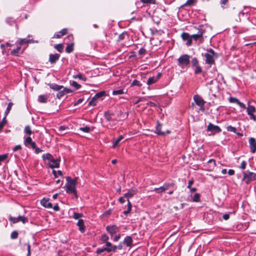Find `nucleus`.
Wrapping results in <instances>:
<instances>
[{
  "instance_id": "4",
  "label": "nucleus",
  "mask_w": 256,
  "mask_h": 256,
  "mask_svg": "<svg viewBox=\"0 0 256 256\" xmlns=\"http://www.w3.org/2000/svg\"><path fill=\"white\" fill-rule=\"evenodd\" d=\"M194 100L196 104L200 107V110L202 112H204L205 109L204 106L206 103V102L203 100V98L199 95L196 94L194 96Z\"/></svg>"
},
{
  "instance_id": "39",
  "label": "nucleus",
  "mask_w": 256,
  "mask_h": 256,
  "mask_svg": "<svg viewBox=\"0 0 256 256\" xmlns=\"http://www.w3.org/2000/svg\"><path fill=\"white\" fill-rule=\"evenodd\" d=\"M131 85L132 86H138V87H140L142 86V84L140 83V81H138L136 80H135L132 82Z\"/></svg>"
},
{
  "instance_id": "8",
  "label": "nucleus",
  "mask_w": 256,
  "mask_h": 256,
  "mask_svg": "<svg viewBox=\"0 0 256 256\" xmlns=\"http://www.w3.org/2000/svg\"><path fill=\"white\" fill-rule=\"evenodd\" d=\"M181 37L184 40H187L186 44L188 46H190L192 44V36L187 32H183Z\"/></svg>"
},
{
  "instance_id": "57",
  "label": "nucleus",
  "mask_w": 256,
  "mask_h": 256,
  "mask_svg": "<svg viewBox=\"0 0 256 256\" xmlns=\"http://www.w3.org/2000/svg\"><path fill=\"white\" fill-rule=\"evenodd\" d=\"M154 191L156 192H157L158 193H162V192H164V190H163V188H162V186H161V187L158 188H155L154 190Z\"/></svg>"
},
{
  "instance_id": "38",
  "label": "nucleus",
  "mask_w": 256,
  "mask_h": 256,
  "mask_svg": "<svg viewBox=\"0 0 256 256\" xmlns=\"http://www.w3.org/2000/svg\"><path fill=\"white\" fill-rule=\"evenodd\" d=\"M109 238H108V236L106 234H104L102 236H101V240L104 243L105 242L106 244V242H108V240Z\"/></svg>"
},
{
  "instance_id": "50",
  "label": "nucleus",
  "mask_w": 256,
  "mask_h": 256,
  "mask_svg": "<svg viewBox=\"0 0 256 256\" xmlns=\"http://www.w3.org/2000/svg\"><path fill=\"white\" fill-rule=\"evenodd\" d=\"M226 129H227V130L228 131L232 132H234V133H236V128L234 127V126H228L226 128Z\"/></svg>"
},
{
  "instance_id": "35",
  "label": "nucleus",
  "mask_w": 256,
  "mask_h": 256,
  "mask_svg": "<svg viewBox=\"0 0 256 256\" xmlns=\"http://www.w3.org/2000/svg\"><path fill=\"white\" fill-rule=\"evenodd\" d=\"M54 48L56 49L59 52H62L63 50L64 46L62 44H56Z\"/></svg>"
},
{
  "instance_id": "17",
  "label": "nucleus",
  "mask_w": 256,
  "mask_h": 256,
  "mask_svg": "<svg viewBox=\"0 0 256 256\" xmlns=\"http://www.w3.org/2000/svg\"><path fill=\"white\" fill-rule=\"evenodd\" d=\"M60 57V54H50L49 56V62H50V64H54L59 59Z\"/></svg>"
},
{
  "instance_id": "36",
  "label": "nucleus",
  "mask_w": 256,
  "mask_h": 256,
  "mask_svg": "<svg viewBox=\"0 0 256 256\" xmlns=\"http://www.w3.org/2000/svg\"><path fill=\"white\" fill-rule=\"evenodd\" d=\"M92 130H93V128H91L90 127H88V126L80 128V130L84 132H89L90 131H92Z\"/></svg>"
},
{
  "instance_id": "56",
  "label": "nucleus",
  "mask_w": 256,
  "mask_h": 256,
  "mask_svg": "<svg viewBox=\"0 0 256 256\" xmlns=\"http://www.w3.org/2000/svg\"><path fill=\"white\" fill-rule=\"evenodd\" d=\"M96 98H94V96L91 99V100L89 102L88 105L95 106L96 104L95 102V100Z\"/></svg>"
},
{
  "instance_id": "31",
  "label": "nucleus",
  "mask_w": 256,
  "mask_h": 256,
  "mask_svg": "<svg viewBox=\"0 0 256 256\" xmlns=\"http://www.w3.org/2000/svg\"><path fill=\"white\" fill-rule=\"evenodd\" d=\"M192 200L194 202H199L200 201V194L198 193L195 194L192 198Z\"/></svg>"
},
{
  "instance_id": "18",
  "label": "nucleus",
  "mask_w": 256,
  "mask_h": 256,
  "mask_svg": "<svg viewBox=\"0 0 256 256\" xmlns=\"http://www.w3.org/2000/svg\"><path fill=\"white\" fill-rule=\"evenodd\" d=\"M203 31H199L196 34H192L191 36L192 39L193 38L195 40H200L202 42L203 41L202 34Z\"/></svg>"
},
{
  "instance_id": "21",
  "label": "nucleus",
  "mask_w": 256,
  "mask_h": 256,
  "mask_svg": "<svg viewBox=\"0 0 256 256\" xmlns=\"http://www.w3.org/2000/svg\"><path fill=\"white\" fill-rule=\"evenodd\" d=\"M77 225L79 228V230L82 232H84L85 230V226L84 225V220L82 219H80L78 220V222L77 223Z\"/></svg>"
},
{
  "instance_id": "10",
  "label": "nucleus",
  "mask_w": 256,
  "mask_h": 256,
  "mask_svg": "<svg viewBox=\"0 0 256 256\" xmlns=\"http://www.w3.org/2000/svg\"><path fill=\"white\" fill-rule=\"evenodd\" d=\"M249 144L250 152L252 153H254L256 151V140L254 138H250L249 139Z\"/></svg>"
},
{
  "instance_id": "9",
  "label": "nucleus",
  "mask_w": 256,
  "mask_h": 256,
  "mask_svg": "<svg viewBox=\"0 0 256 256\" xmlns=\"http://www.w3.org/2000/svg\"><path fill=\"white\" fill-rule=\"evenodd\" d=\"M104 250H106V251L108 252H116L117 246L116 245H112L110 242H106V246L104 247Z\"/></svg>"
},
{
  "instance_id": "51",
  "label": "nucleus",
  "mask_w": 256,
  "mask_h": 256,
  "mask_svg": "<svg viewBox=\"0 0 256 256\" xmlns=\"http://www.w3.org/2000/svg\"><path fill=\"white\" fill-rule=\"evenodd\" d=\"M195 67H196V69L194 70V73L196 74H200L202 72L201 67L199 65L196 66Z\"/></svg>"
},
{
  "instance_id": "23",
  "label": "nucleus",
  "mask_w": 256,
  "mask_h": 256,
  "mask_svg": "<svg viewBox=\"0 0 256 256\" xmlns=\"http://www.w3.org/2000/svg\"><path fill=\"white\" fill-rule=\"evenodd\" d=\"M123 244L126 246H129L132 244V238L130 236H127L123 241Z\"/></svg>"
},
{
  "instance_id": "55",
  "label": "nucleus",
  "mask_w": 256,
  "mask_h": 256,
  "mask_svg": "<svg viewBox=\"0 0 256 256\" xmlns=\"http://www.w3.org/2000/svg\"><path fill=\"white\" fill-rule=\"evenodd\" d=\"M72 86L76 88V89H78L80 88V85L77 83L76 82L73 81L71 84Z\"/></svg>"
},
{
  "instance_id": "30",
  "label": "nucleus",
  "mask_w": 256,
  "mask_h": 256,
  "mask_svg": "<svg viewBox=\"0 0 256 256\" xmlns=\"http://www.w3.org/2000/svg\"><path fill=\"white\" fill-rule=\"evenodd\" d=\"M68 128L67 127L65 126H60L59 127L58 129V133L60 135H64V134L66 133L64 132V130H66Z\"/></svg>"
},
{
  "instance_id": "46",
  "label": "nucleus",
  "mask_w": 256,
  "mask_h": 256,
  "mask_svg": "<svg viewBox=\"0 0 256 256\" xmlns=\"http://www.w3.org/2000/svg\"><path fill=\"white\" fill-rule=\"evenodd\" d=\"M20 47L12 51L11 54L14 56H18Z\"/></svg>"
},
{
  "instance_id": "11",
  "label": "nucleus",
  "mask_w": 256,
  "mask_h": 256,
  "mask_svg": "<svg viewBox=\"0 0 256 256\" xmlns=\"http://www.w3.org/2000/svg\"><path fill=\"white\" fill-rule=\"evenodd\" d=\"M106 230L111 234H114L118 231V228L116 225L108 226Z\"/></svg>"
},
{
  "instance_id": "29",
  "label": "nucleus",
  "mask_w": 256,
  "mask_h": 256,
  "mask_svg": "<svg viewBox=\"0 0 256 256\" xmlns=\"http://www.w3.org/2000/svg\"><path fill=\"white\" fill-rule=\"evenodd\" d=\"M74 78H79L83 81H86V78L82 74H74L72 76Z\"/></svg>"
},
{
  "instance_id": "53",
  "label": "nucleus",
  "mask_w": 256,
  "mask_h": 256,
  "mask_svg": "<svg viewBox=\"0 0 256 256\" xmlns=\"http://www.w3.org/2000/svg\"><path fill=\"white\" fill-rule=\"evenodd\" d=\"M60 92H58L57 94V98H60L62 96H63L65 94H64V92L63 90H59Z\"/></svg>"
},
{
  "instance_id": "62",
  "label": "nucleus",
  "mask_w": 256,
  "mask_h": 256,
  "mask_svg": "<svg viewBox=\"0 0 256 256\" xmlns=\"http://www.w3.org/2000/svg\"><path fill=\"white\" fill-rule=\"evenodd\" d=\"M27 248H28V254L27 256H30V244H27Z\"/></svg>"
},
{
  "instance_id": "7",
  "label": "nucleus",
  "mask_w": 256,
  "mask_h": 256,
  "mask_svg": "<svg viewBox=\"0 0 256 256\" xmlns=\"http://www.w3.org/2000/svg\"><path fill=\"white\" fill-rule=\"evenodd\" d=\"M206 130L208 131L211 132L214 134L218 133L221 132V129L218 126L214 125L212 123H210L208 124Z\"/></svg>"
},
{
  "instance_id": "43",
  "label": "nucleus",
  "mask_w": 256,
  "mask_h": 256,
  "mask_svg": "<svg viewBox=\"0 0 256 256\" xmlns=\"http://www.w3.org/2000/svg\"><path fill=\"white\" fill-rule=\"evenodd\" d=\"M116 124V122L115 120H114V119H113L111 121V122H110L108 124L107 126L108 128H114V127L115 126Z\"/></svg>"
},
{
  "instance_id": "44",
  "label": "nucleus",
  "mask_w": 256,
  "mask_h": 256,
  "mask_svg": "<svg viewBox=\"0 0 256 256\" xmlns=\"http://www.w3.org/2000/svg\"><path fill=\"white\" fill-rule=\"evenodd\" d=\"M196 0H188L184 4V6H190L192 5L195 2Z\"/></svg>"
},
{
  "instance_id": "16",
  "label": "nucleus",
  "mask_w": 256,
  "mask_h": 256,
  "mask_svg": "<svg viewBox=\"0 0 256 256\" xmlns=\"http://www.w3.org/2000/svg\"><path fill=\"white\" fill-rule=\"evenodd\" d=\"M230 102H234L237 104L240 108H246V106L244 104L240 102L238 98L234 97H230L228 99Z\"/></svg>"
},
{
  "instance_id": "63",
  "label": "nucleus",
  "mask_w": 256,
  "mask_h": 256,
  "mask_svg": "<svg viewBox=\"0 0 256 256\" xmlns=\"http://www.w3.org/2000/svg\"><path fill=\"white\" fill-rule=\"evenodd\" d=\"M62 90L64 92L65 94L72 92L71 90L68 88H64Z\"/></svg>"
},
{
  "instance_id": "45",
  "label": "nucleus",
  "mask_w": 256,
  "mask_h": 256,
  "mask_svg": "<svg viewBox=\"0 0 256 256\" xmlns=\"http://www.w3.org/2000/svg\"><path fill=\"white\" fill-rule=\"evenodd\" d=\"M12 105H13V104L12 102H10L8 103V106L6 108V115H7L10 112Z\"/></svg>"
},
{
  "instance_id": "1",
  "label": "nucleus",
  "mask_w": 256,
  "mask_h": 256,
  "mask_svg": "<svg viewBox=\"0 0 256 256\" xmlns=\"http://www.w3.org/2000/svg\"><path fill=\"white\" fill-rule=\"evenodd\" d=\"M67 183L66 184V192L68 194H73L76 198H77V194L76 190V184L78 180V178H75L72 179L70 177H66Z\"/></svg>"
},
{
  "instance_id": "25",
  "label": "nucleus",
  "mask_w": 256,
  "mask_h": 256,
  "mask_svg": "<svg viewBox=\"0 0 256 256\" xmlns=\"http://www.w3.org/2000/svg\"><path fill=\"white\" fill-rule=\"evenodd\" d=\"M158 80V78H155V76H152L147 81V84L150 86L155 82H156Z\"/></svg>"
},
{
  "instance_id": "19",
  "label": "nucleus",
  "mask_w": 256,
  "mask_h": 256,
  "mask_svg": "<svg viewBox=\"0 0 256 256\" xmlns=\"http://www.w3.org/2000/svg\"><path fill=\"white\" fill-rule=\"evenodd\" d=\"M67 33V29L66 28H64L58 33L56 34L54 36L52 37V38H60L62 36L66 34Z\"/></svg>"
},
{
  "instance_id": "54",
  "label": "nucleus",
  "mask_w": 256,
  "mask_h": 256,
  "mask_svg": "<svg viewBox=\"0 0 256 256\" xmlns=\"http://www.w3.org/2000/svg\"><path fill=\"white\" fill-rule=\"evenodd\" d=\"M144 4H155V0H140Z\"/></svg>"
},
{
  "instance_id": "22",
  "label": "nucleus",
  "mask_w": 256,
  "mask_h": 256,
  "mask_svg": "<svg viewBox=\"0 0 256 256\" xmlns=\"http://www.w3.org/2000/svg\"><path fill=\"white\" fill-rule=\"evenodd\" d=\"M124 137L123 136H120L118 139H116L113 142L112 148H115L116 146H119L120 144V142L122 141V139H124Z\"/></svg>"
},
{
  "instance_id": "64",
  "label": "nucleus",
  "mask_w": 256,
  "mask_h": 256,
  "mask_svg": "<svg viewBox=\"0 0 256 256\" xmlns=\"http://www.w3.org/2000/svg\"><path fill=\"white\" fill-rule=\"evenodd\" d=\"M84 100L83 98H80L78 99L74 104V106H77L80 104H81Z\"/></svg>"
},
{
  "instance_id": "41",
  "label": "nucleus",
  "mask_w": 256,
  "mask_h": 256,
  "mask_svg": "<svg viewBox=\"0 0 256 256\" xmlns=\"http://www.w3.org/2000/svg\"><path fill=\"white\" fill-rule=\"evenodd\" d=\"M24 132L28 135H30L32 134V132L30 130V128L29 126H26L24 128Z\"/></svg>"
},
{
  "instance_id": "37",
  "label": "nucleus",
  "mask_w": 256,
  "mask_h": 256,
  "mask_svg": "<svg viewBox=\"0 0 256 256\" xmlns=\"http://www.w3.org/2000/svg\"><path fill=\"white\" fill-rule=\"evenodd\" d=\"M156 133L158 135H161V136H164L165 134V133L164 132H162L161 131L160 127L159 126H157L156 128Z\"/></svg>"
},
{
  "instance_id": "24",
  "label": "nucleus",
  "mask_w": 256,
  "mask_h": 256,
  "mask_svg": "<svg viewBox=\"0 0 256 256\" xmlns=\"http://www.w3.org/2000/svg\"><path fill=\"white\" fill-rule=\"evenodd\" d=\"M42 158L44 160H48V162L52 161V160L54 158L52 156L48 153L44 154L42 156Z\"/></svg>"
},
{
  "instance_id": "48",
  "label": "nucleus",
  "mask_w": 256,
  "mask_h": 256,
  "mask_svg": "<svg viewBox=\"0 0 256 256\" xmlns=\"http://www.w3.org/2000/svg\"><path fill=\"white\" fill-rule=\"evenodd\" d=\"M6 117H4L3 118L2 121L0 122V130L2 129V128H4V126L6 124Z\"/></svg>"
},
{
  "instance_id": "5",
  "label": "nucleus",
  "mask_w": 256,
  "mask_h": 256,
  "mask_svg": "<svg viewBox=\"0 0 256 256\" xmlns=\"http://www.w3.org/2000/svg\"><path fill=\"white\" fill-rule=\"evenodd\" d=\"M190 56L188 54H184L180 56L178 60V65L181 67H183L188 64L190 62Z\"/></svg>"
},
{
  "instance_id": "49",
  "label": "nucleus",
  "mask_w": 256,
  "mask_h": 256,
  "mask_svg": "<svg viewBox=\"0 0 256 256\" xmlns=\"http://www.w3.org/2000/svg\"><path fill=\"white\" fill-rule=\"evenodd\" d=\"M104 92H98L95 94V96H94V98L98 99V98L104 95Z\"/></svg>"
},
{
  "instance_id": "13",
  "label": "nucleus",
  "mask_w": 256,
  "mask_h": 256,
  "mask_svg": "<svg viewBox=\"0 0 256 256\" xmlns=\"http://www.w3.org/2000/svg\"><path fill=\"white\" fill-rule=\"evenodd\" d=\"M137 192V190L134 188H132L129 190L128 192L124 194V196L127 198V200H129L130 198H132L134 195L136 194Z\"/></svg>"
},
{
  "instance_id": "47",
  "label": "nucleus",
  "mask_w": 256,
  "mask_h": 256,
  "mask_svg": "<svg viewBox=\"0 0 256 256\" xmlns=\"http://www.w3.org/2000/svg\"><path fill=\"white\" fill-rule=\"evenodd\" d=\"M198 59L196 58H193L192 60V64L193 66H198Z\"/></svg>"
},
{
  "instance_id": "32",
  "label": "nucleus",
  "mask_w": 256,
  "mask_h": 256,
  "mask_svg": "<svg viewBox=\"0 0 256 256\" xmlns=\"http://www.w3.org/2000/svg\"><path fill=\"white\" fill-rule=\"evenodd\" d=\"M32 142V139L30 137L28 136L26 138L24 141V144L26 146H28Z\"/></svg>"
},
{
  "instance_id": "42",
  "label": "nucleus",
  "mask_w": 256,
  "mask_h": 256,
  "mask_svg": "<svg viewBox=\"0 0 256 256\" xmlns=\"http://www.w3.org/2000/svg\"><path fill=\"white\" fill-rule=\"evenodd\" d=\"M124 93L122 90H114L112 92L113 95H120Z\"/></svg>"
},
{
  "instance_id": "2",
  "label": "nucleus",
  "mask_w": 256,
  "mask_h": 256,
  "mask_svg": "<svg viewBox=\"0 0 256 256\" xmlns=\"http://www.w3.org/2000/svg\"><path fill=\"white\" fill-rule=\"evenodd\" d=\"M204 56L206 64L210 65L214 64V57L216 58V56L213 50H208V52L204 54Z\"/></svg>"
},
{
  "instance_id": "12",
  "label": "nucleus",
  "mask_w": 256,
  "mask_h": 256,
  "mask_svg": "<svg viewBox=\"0 0 256 256\" xmlns=\"http://www.w3.org/2000/svg\"><path fill=\"white\" fill-rule=\"evenodd\" d=\"M40 204L44 208H52V203L49 202L48 198H44L40 200Z\"/></svg>"
},
{
  "instance_id": "14",
  "label": "nucleus",
  "mask_w": 256,
  "mask_h": 256,
  "mask_svg": "<svg viewBox=\"0 0 256 256\" xmlns=\"http://www.w3.org/2000/svg\"><path fill=\"white\" fill-rule=\"evenodd\" d=\"M48 165L52 168H58L60 166V160L54 158L52 161L48 162Z\"/></svg>"
},
{
  "instance_id": "28",
  "label": "nucleus",
  "mask_w": 256,
  "mask_h": 256,
  "mask_svg": "<svg viewBox=\"0 0 256 256\" xmlns=\"http://www.w3.org/2000/svg\"><path fill=\"white\" fill-rule=\"evenodd\" d=\"M127 201H128L127 210L124 212V214L125 215H127L128 213H130L131 210V208H132V204H131L130 201L128 200Z\"/></svg>"
},
{
  "instance_id": "26",
  "label": "nucleus",
  "mask_w": 256,
  "mask_h": 256,
  "mask_svg": "<svg viewBox=\"0 0 256 256\" xmlns=\"http://www.w3.org/2000/svg\"><path fill=\"white\" fill-rule=\"evenodd\" d=\"M50 88L54 90L59 91L63 88V86L58 85L56 84H52L50 85Z\"/></svg>"
},
{
  "instance_id": "60",
  "label": "nucleus",
  "mask_w": 256,
  "mask_h": 256,
  "mask_svg": "<svg viewBox=\"0 0 256 256\" xmlns=\"http://www.w3.org/2000/svg\"><path fill=\"white\" fill-rule=\"evenodd\" d=\"M246 162L245 161H242L240 164V168L244 170L246 167Z\"/></svg>"
},
{
  "instance_id": "15",
  "label": "nucleus",
  "mask_w": 256,
  "mask_h": 256,
  "mask_svg": "<svg viewBox=\"0 0 256 256\" xmlns=\"http://www.w3.org/2000/svg\"><path fill=\"white\" fill-rule=\"evenodd\" d=\"M246 112L248 115L250 116V119L252 117V116L254 115V113L256 111V108L253 106L248 105V107H246Z\"/></svg>"
},
{
  "instance_id": "6",
  "label": "nucleus",
  "mask_w": 256,
  "mask_h": 256,
  "mask_svg": "<svg viewBox=\"0 0 256 256\" xmlns=\"http://www.w3.org/2000/svg\"><path fill=\"white\" fill-rule=\"evenodd\" d=\"M9 220L14 224L19 222H22L23 224H25L28 222V219L24 216H18V218L10 216Z\"/></svg>"
},
{
  "instance_id": "34",
  "label": "nucleus",
  "mask_w": 256,
  "mask_h": 256,
  "mask_svg": "<svg viewBox=\"0 0 256 256\" xmlns=\"http://www.w3.org/2000/svg\"><path fill=\"white\" fill-rule=\"evenodd\" d=\"M18 41H19L20 44V46H22V45H23L25 44H26L28 42H30L32 41V40H28L26 38H22V39H20L18 40Z\"/></svg>"
},
{
  "instance_id": "59",
  "label": "nucleus",
  "mask_w": 256,
  "mask_h": 256,
  "mask_svg": "<svg viewBox=\"0 0 256 256\" xmlns=\"http://www.w3.org/2000/svg\"><path fill=\"white\" fill-rule=\"evenodd\" d=\"M82 214H78V213H76V212H74V215H73V218H74V219H78L80 218V217H82Z\"/></svg>"
},
{
  "instance_id": "3",
  "label": "nucleus",
  "mask_w": 256,
  "mask_h": 256,
  "mask_svg": "<svg viewBox=\"0 0 256 256\" xmlns=\"http://www.w3.org/2000/svg\"><path fill=\"white\" fill-rule=\"evenodd\" d=\"M243 174L242 180L247 184L256 179V174L254 172H243Z\"/></svg>"
},
{
  "instance_id": "33",
  "label": "nucleus",
  "mask_w": 256,
  "mask_h": 256,
  "mask_svg": "<svg viewBox=\"0 0 256 256\" xmlns=\"http://www.w3.org/2000/svg\"><path fill=\"white\" fill-rule=\"evenodd\" d=\"M74 50L73 44H68L66 48V52L67 53H70Z\"/></svg>"
},
{
  "instance_id": "40",
  "label": "nucleus",
  "mask_w": 256,
  "mask_h": 256,
  "mask_svg": "<svg viewBox=\"0 0 256 256\" xmlns=\"http://www.w3.org/2000/svg\"><path fill=\"white\" fill-rule=\"evenodd\" d=\"M174 186V184L166 183L162 186V188L165 190H167L170 186Z\"/></svg>"
},
{
  "instance_id": "58",
  "label": "nucleus",
  "mask_w": 256,
  "mask_h": 256,
  "mask_svg": "<svg viewBox=\"0 0 256 256\" xmlns=\"http://www.w3.org/2000/svg\"><path fill=\"white\" fill-rule=\"evenodd\" d=\"M52 173L56 178L57 177V174H59L60 176L62 175V172L60 170H58V172H56L55 170H53Z\"/></svg>"
},
{
  "instance_id": "61",
  "label": "nucleus",
  "mask_w": 256,
  "mask_h": 256,
  "mask_svg": "<svg viewBox=\"0 0 256 256\" xmlns=\"http://www.w3.org/2000/svg\"><path fill=\"white\" fill-rule=\"evenodd\" d=\"M22 149V146L20 145H16L13 148V151L16 152L18 150H20Z\"/></svg>"
},
{
  "instance_id": "27",
  "label": "nucleus",
  "mask_w": 256,
  "mask_h": 256,
  "mask_svg": "<svg viewBox=\"0 0 256 256\" xmlns=\"http://www.w3.org/2000/svg\"><path fill=\"white\" fill-rule=\"evenodd\" d=\"M38 100L41 103H46L48 100V97L44 95H40L38 97Z\"/></svg>"
},
{
  "instance_id": "20",
  "label": "nucleus",
  "mask_w": 256,
  "mask_h": 256,
  "mask_svg": "<svg viewBox=\"0 0 256 256\" xmlns=\"http://www.w3.org/2000/svg\"><path fill=\"white\" fill-rule=\"evenodd\" d=\"M104 116L106 121L109 123L110 122H111V121L114 119L113 117L114 116V114H113L110 113L108 112H104Z\"/></svg>"
},
{
  "instance_id": "52",
  "label": "nucleus",
  "mask_w": 256,
  "mask_h": 256,
  "mask_svg": "<svg viewBox=\"0 0 256 256\" xmlns=\"http://www.w3.org/2000/svg\"><path fill=\"white\" fill-rule=\"evenodd\" d=\"M18 236V233L16 231H14L12 232L10 237L12 239L16 238Z\"/></svg>"
}]
</instances>
